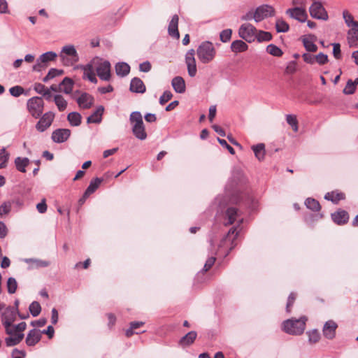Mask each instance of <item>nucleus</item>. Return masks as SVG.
<instances>
[{"label": "nucleus", "instance_id": "obj_1", "mask_svg": "<svg viewBox=\"0 0 358 358\" xmlns=\"http://www.w3.org/2000/svg\"><path fill=\"white\" fill-rule=\"evenodd\" d=\"M307 317H301L299 319H288L282 324V329L285 332L291 335H300L303 333L306 328Z\"/></svg>", "mask_w": 358, "mask_h": 358}, {"label": "nucleus", "instance_id": "obj_2", "mask_svg": "<svg viewBox=\"0 0 358 358\" xmlns=\"http://www.w3.org/2000/svg\"><path fill=\"white\" fill-rule=\"evenodd\" d=\"M196 55L201 63L208 64L215 59L216 50L211 42L206 41L199 45L196 49Z\"/></svg>", "mask_w": 358, "mask_h": 358}, {"label": "nucleus", "instance_id": "obj_3", "mask_svg": "<svg viewBox=\"0 0 358 358\" xmlns=\"http://www.w3.org/2000/svg\"><path fill=\"white\" fill-rule=\"evenodd\" d=\"M59 57L63 64L67 66L73 65L79 59L77 51L72 45L64 46L59 54Z\"/></svg>", "mask_w": 358, "mask_h": 358}, {"label": "nucleus", "instance_id": "obj_4", "mask_svg": "<svg viewBox=\"0 0 358 358\" xmlns=\"http://www.w3.org/2000/svg\"><path fill=\"white\" fill-rule=\"evenodd\" d=\"M27 109L35 118L39 117L43 111L44 102L41 97L34 96L27 101Z\"/></svg>", "mask_w": 358, "mask_h": 358}, {"label": "nucleus", "instance_id": "obj_5", "mask_svg": "<svg viewBox=\"0 0 358 358\" xmlns=\"http://www.w3.org/2000/svg\"><path fill=\"white\" fill-rule=\"evenodd\" d=\"M257 29L250 23H245L241 25L238 29L239 36L247 41L252 43L256 40Z\"/></svg>", "mask_w": 358, "mask_h": 358}, {"label": "nucleus", "instance_id": "obj_6", "mask_svg": "<svg viewBox=\"0 0 358 358\" xmlns=\"http://www.w3.org/2000/svg\"><path fill=\"white\" fill-rule=\"evenodd\" d=\"M310 15L313 18L327 20L328 13L320 1H315L309 8Z\"/></svg>", "mask_w": 358, "mask_h": 358}, {"label": "nucleus", "instance_id": "obj_7", "mask_svg": "<svg viewBox=\"0 0 358 358\" xmlns=\"http://www.w3.org/2000/svg\"><path fill=\"white\" fill-rule=\"evenodd\" d=\"M255 21L259 22L268 17H273L275 14L274 8L268 4L258 6L255 10Z\"/></svg>", "mask_w": 358, "mask_h": 358}, {"label": "nucleus", "instance_id": "obj_8", "mask_svg": "<svg viewBox=\"0 0 358 358\" xmlns=\"http://www.w3.org/2000/svg\"><path fill=\"white\" fill-rule=\"evenodd\" d=\"M286 14L291 18L300 22H305L308 18V14L304 8L296 6L286 10Z\"/></svg>", "mask_w": 358, "mask_h": 358}, {"label": "nucleus", "instance_id": "obj_9", "mask_svg": "<svg viewBox=\"0 0 358 358\" xmlns=\"http://www.w3.org/2000/svg\"><path fill=\"white\" fill-rule=\"evenodd\" d=\"M55 118V113L49 111L44 113L36 124V129L40 131H45L50 127Z\"/></svg>", "mask_w": 358, "mask_h": 358}, {"label": "nucleus", "instance_id": "obj_10", "mask_svg": "<svg viewBox=\"0 0 358 358\" xmlns=\"http://www.w3.org/2000/svg\"><path fill=\"white\" fill-rule=\"evenodd\" d=\"M4 309L1 315L2 322L5 327L6 333H9L8 327L15 320L17 312L15 308L12 306H8Z\"/></svg>", "mask_w": 358, "mask_h": 358}, {"label": "nucleus", "instance_id": "obj_11", "mask_svg": "<svg viewBox=\"0 0 358 358\" xmlns=\"http://www.w3.org/2000/svg\"><path fill=\"white\" fill-rule=\"evenodd\" d=\"M195 50L191 49L185 55V63L187 67L188 74L190 77H194L196 74V64L194 57Z\"/></svg>", "mask_w": 358, "mask_h": 358}, {"label": "nucleus", "instance_id": "obj_12", "mask_svg": "<svg viewBox=\"0 0 358 358\" xmlns=\"http://www.w3.org/2000/svg\"><path fill=\"white\" fill-rule=\"evenodd\" d=\"M96 73L99 78L108 81L110 78V64L108 61H104L96 67Z\"/></svg>", "mask_w": 358, "mask_h": 358}, {"label": "nucleus", "instance_id": "obj_13", "mask_svg": "<svg viewBox=\"0 0 358 358\" xmlns=\"http://www.w3.org/2000/svg\"><path fill=\"white\" fill-rule=\"evenodd\" d=\"M71 131L69 129H57L52 134V140L57 143H64L69 138Z\"/></svg>", "mask_w": 358, "mask_h": 358}, {"label": "nucleus", "instance_id": "obj_14", "mask_svg": "<svg viewBox=\"0 0 358 358\" xmlns=\"http://www.w3.org/2000/svg\"><path fill=\"white\" fill-rule=\"evenodd\" d=\"M338 327L337 324L333 320L327 321L323 327L322 332L324 336L329 340H332L336 336V330Z\"/></svg>", "mask_w": 358, "mask_h": 358}, {"label": "nucleus", "instance_id": "obj_15", "mask_svg": "<svg viewBox=\"0 0 358 358\" xmlns=\"http://www.w3.org/2000/svg\"><path fill=\"white\" fill-rule=\"evenodd\" d=\"M239 215L238 210L236 208H228L225 212L224 224L225 226L232 224Z\"/></svg>", "mask_w": 358, "mask_h": 358}, {"label": "nucleus", "instance_id": "obj_16", "mask_svg": "<svg viewBox=\"0 0 358 358\" xmlns=\"http://www.w3.org/2000/svg\"><path fill=\"white\" fill-rule=\"evenodd\" d=\"M178 21L179 17L178 15H174L168 27V33L170 36L178 39L180 38V34L178 31Z\"/></svg>", "mask_w": 358, "mask_h": 358}, {"label": "nucleus", "instance_id": "obj_17", "mask_svg": "<svg viewBox=\"0 0 358 358\" xmlns=\"http://www.w3.org/2000/svg\"><path fill=\"white\" fill-rule=\"evenodd\" d=\"M343 17L346 25L350 27V29L348 32H358V21L354 20L353 16L348 10H345L343 11Z\"/></svg>", "mask_w": 358, "mask_h": 358}, {"label": "nucleus", "instance_id": "obj_18", "mask_svg": "<svg viewBox=\"0 0 358 358\" xmlns=\"http://www.w3.org/2000/svg\"><path fill=\"white\" fill-rule=\"evenodd\" d=\"M41 339V333L39 330L33 329L30 330L27 336L25 342L28 346H34Z\"/></svg>", "mask_w": 358, "mask_h": 358}, {"label": "nucleus", "instance_id": "obj_19", "mask_svg": "<svg viewBox=\"0 0 358 358\" xmlns=\"http://www.w3.org/2000/svg\"><path fill=\"white\" fill-rule=\"evenodd\" d=\"M76 101L80 108L87 109L93 105L94 98L90 94L84 92L81 94Z\"/></svg>", "mask_w": 358, "mask_h": 358}, {"label": "nucleus", "instance_id": "obj_20", "mask_svg": "<svg viewBox=\"0 0 358 358\" xmlns=\"http://www.w3.org/2000/svg\"><path fill=\"white\" fill-rule=\"evenodd\" d=\"M331 218L335 223L341 225L348 222L349 215L345 210H340L332 213Z\"/></svg>", "mask_w": 358, "mask_h": 358}, {"label": "nucleus", "instance_id": "obj_21", "mask_svg": "<svg viewBox=\"0 0 358 358\" xmlns=\"http://www.w3.org/2000/svg\"><path fill=\"white\" fill-rule=\"evenodd\" d=\"M130 90L135 93H144L146 90L145 85L139 78H134L131 80Z\"/></svg>", "mask_w": 358, "mask_h": 358}, {"label": "nucleus", "instance_id": "obj_22", "mask_svg": "<svg viewBox=\"0 0 358 358\" xmlns=\"http://www.w3.org/2000/svg\"><path fill=\"white\" fill-rule=\"evenodd\" d=\"M104 111V108L99 106L96 108V110L90 115L87 119V123H100L102 120V115Z\"/></svg>", "mask_w": 358, "mask_h": 358}, {"label": "nucleus", "instance_id": "obj_23", "mask_svg": "<svg viewBox=\"0 0 358 358\" xmlns=\"http://www.w3.org/2000/svg\"><path fill=\"white\" fill-rule=\"evenodd\" d=\"M171 85L173 90L177 93H184L185 92V83L184 79L180 76H176L173 78Z\"/></svg>", "mask_w": 358, "mask_h": 358}, {"label": "nucleus", "instance_id": "obj_24", "mask_svg": "<svg viewBox=\"0 0 358 358\" xmlns=\"http://www.w3.org/2000/svg\"><path fill=\"white\" fill-rule=\"evenodd\" d=\"M73 87V81L72 79L66 77L59 85V90L60 92H64L66 94H69Z\"/></svg>", "mask_w": 358, "mask_h": 358}, {"label": "nucleus", "instance_id": "obj_25", "mask_svg": "<svg viewBox=\"0 0 358 358\" xmlns=\"http://www.w3.org/2000/svg\"><path fill=\"white\" fill-rule=\"evenodd\" d=\"M102 181H103V179L99 178H95L93 180H92L90 182L89 186L87 187V188L86 189V190L84 193L83 197L86 198L88 196H90V194H92V193H94L96 190V189L99 187V185H101Z\"/></svg>", "mask_w": 358, "mask_h": 358}, {"label": "nucleus", "instance_id": "obj_26", "mask_svg": "<svg viewBox=\"0 0 358 358\" xmlns=\"http://www.w3.org/2000/svg\"><path fill=\"white\" fill-rule=\"evenodd\" d=\"M248 48V45L242 40H236L231 44V51L235 53L245 52Z\"/></svg>", "mask_w": 358, "mask_h": 358}, {"label": "nucleus", "instance_id": "obj_27", "mask_svg": "<svg viewBox=\"0 0 358 358\" xmlns=\"http://www.w3.org/2000/svg\"><path fill=\"white\" fill-rule=\"evenodd\" d=\"M196 336V332L195 331H191L180 338V344L183 346L189 345L194 342Z\"/></svg>", "mask_w": 358, "mask_h": 358}, {"label": "nucleus", "instance_id": "obj_28", "mask_svg": "<svg viewBox=\"0 0 358 358\" xmlns=\"http://www.w3.org/2000/svg\"><path fill=\"white\" fill-rule=\"evenodd\" d=\"M23 338L24 334L22 333H18L17 334L7 337L5 339L6 345L8 347L15 346L19 344L22 341Z\"/></svg>", "mask_w": 358, "mask_h": 358}, {"label": "nucleus", "instance_id": "obj_29", "mask_svg": "<svg viewBox=\"0 0 358 358\" xmlns=\"http://www.w3.org/2000/svg\"><path fill=\"white\" fill-rule=\"evenodd\" d=\"M129 121L132 127H136L143 124V117L139 111H134L130 114Z\"/></svg>", "mask_w": 358, "mask_h": 358}, {"label": "nucleus", "instance_id": "obj_30", "mask_svg": "<svg viewBox=\"0 0 358 358\" xmlns=\"http://www.w3.org/2000/svg\"><path fill=\"white\" fill-rule=\"evenodd\" d=\"M130 66L125 62H119L115 65V72L117 76L124 77L129 74Z\"/></svg>", "mask_w": 358, "mask_h": 358}, {"label": "nucleus", "instance_id": "obj_31", "mask_svg": "<svg viewBox=\"0 0 358 358\" xmlns=\"http://www.w3.org/2000/svg\"><path fill=\"white\" fill-rule=\"evenodd\" d=\"M29 159L27 157H17L15 159V167L17 171L22 173H25V168L29 165Z\"/></svg>", "mask_w": 358, "mask_h": 358}, {"label": "nucleus", "instance_id": "obj_32", "mask_svg": "<svg viewBox=\"0 0 358 358\" xmlns=\"http://www.w3.org/2000/svg\"><path fill=\"white\" fill-rule=\"evenodd\" d=\"M252 149L258 160L262 161L265 157V145L264 143H259L253 145Z\"/></svg>", "mask_w": 358, "mask_h": 358}, {"label": "nucleus", "instance_id": "obj_33", "mask_svg": "<svg viewBox=\"0 0 358 358\" xmlns=\"http://www.w3.org/2000/svg\"><path fill=\"white\" fill-rule=\"evenodd\" d=\"M132 132L135 137L139 140L143 141L147 138L144 124L136 127H132Z\"/></svg>", "mask_w": 358, "mask_h": 358}, {"label": "nucleus", "instance_id": "obj_34", "mask_svg": "<svg viewBox=\"0 0 358 358\" xmlns=\"http://www.w3.org/2000/svg\"><path fill=\"white\" fill-rule=\"evenodd\" d=\"M81 115L77 112H71L67 115V120L70 124L73 127H78L81 123Z\"/></svg>", "mask_w": 358, "mask_h": 358}, {"label": "nucleus", "instance_id": "obj_35", "mask_svg": "<svg viewBox=\"0 0 358 358\" xmlns=\"http://www.w3.org/2000/svg\"><path fill=\"white\" fill-rule=\"evenodd\" d=\"M345 195L343 193L341 192H328L325 196L324 199L327 200H330L334 203H337L339 201L344 199Z\"/></svg>", "mask_w": 358, "mask_h": 358}, {"label": "nucleus", "instance_id": "obj_36", "mask_svg": "<svg viewBox=\"0 0 358 358\" xmlns=\"http://www.w3.org/2000/svg\"><path fill=\"white\" fill-rule=\"evenodd\" d=\"M85 76L92 83H96L97 82V79L95 76V74L93 71L92 64H88L84 67Z\"/></svg>", "mask_w": 358, "mask_h": 358}, {"label": "nucleus", "instance_id": "obj_37", "mask_svg": "<svg viewBox=\"0 0 358 358\" xmlns=\"http://www.w3.org/2000/svg\"><path fill=\"white\" fill-rule=\"evenodd\" d=\"M54 101L59 111H64L67 107V101L60 94L54 96Z\"/></svg>", "mask_w": 358, "mask_h": 358}, {"label": "nucleus", "instance_id": "obj_38", "mask_svg": "<svg viewBox=\"0 0 358 358\" xmlns=\"http://www.w3.org/2000/svg\"><path fill=\"white\" fill-rule=\"evenodd\" d=\"M57 57V55L55 52L49 51L42 54L38 57V59H40L41 62H43L45 64H48V62L54 61Z\"/></svg>", "mask_w": 358, "mask_h": 358}, {"label": "nucleus", "instance_id": "obj_39", "mask_svg": "<svg viewBox=\"0 0 358 358\" xmlns=\"http://www.w3.org/2000/svg\"><path fill=\"white\" fill-rule=\"evenodd\" d=\"M305 205L308 209L315 212L319 211L321 208L320 203L312 198H308L305 201Z\"/></svg>", "mask_w": 358, "mask_h": 358}, {"label": "nucleus", "instance_id": "obj_40", "mask_svg": "<svg viewBox=\"0 0 358 358\" xmlns=\"http://www.w3.org/2000/svg\"><path fill=\"white\" fill-rule=\"evenodd\" d=\"M64 73L63 70H59L55 68H52L49 70L48 74L43 78L44 83L48 82L50 80L54 78L61 76Z\"/></svg>", "mask_w": 358, "mask_h": 358}, {"label": "nucleus", "instance_id": "obj_41", "mask_svg": "<svg viewBox=\"0 0 358 358\" xmlns=\"http://www.w3.org/2000/svg\"><path fill=\"white\" fill-rule=\"evenodd\" d=\"M275 29L278 33H285L289 31V26L282 19H278L275 22Z\"/></svg>", "mask_w": 358, "mask_h": 358}, {"label": "nucleus", "instance_id": "obj_42", "mask_svg": "<svg viewBox=\"0 0 358 358\" xmlns=\"http://www.w3.org/2000/svg\"><path fill=\"white\" fill-rule=\"evenodd\" d=\"M257 38L258 42L269 41L272 39V34L268 31H257Z\"/></svg>", "mask_w": 358, "mask_h": 358}, {"label": "nucleus", "instance_id": "obj_43", "mask_svg": "<svg viewBox=\"0 0 358 358\" xmlns=\"http://www.w3.org/2000/svg\"><path fill=\"white\" fill-rule=\"evenodd\" d=\"M266 52L274 57H281L283 55L282 50L274 44H269L266 47Z\"/></svg>", "mask_w": 358, "mask_h": 358}, {"label": "nucleus", "instance_id": "obj_44", "mask_svg": "<svg viewBox=\"0 0 358 358\" xmlns=\"http://www.w3.org/2000/svg\"><path fill=\"white\" fill-rule=\"evenodd\" d=\"M306 334L308 336V342L311 344L317 343L320 339V334L317 329H313Z\"/></svg>", "mask_w": 358, "mask_h": 358}, {"label": "nucleus", "instance_id": "obj_45", "mask_svg": "<svg viewBox=\"0 0 358 358\" xmlns=\"http://www.w3.org/2000/svg\"><path fill=\"white\" fill-rule=\"evenodd\" d=\"M302 42L304 48L308 52H315L317 50V46L313 43V41H310L307 38H303Z\"/></svg>", "mask_w": 358, "mask_h": 358}, {"label": "nucleus", "instance_id": "obj_46", "mask_svg": "<svg viewBox=\"0 0 358 358\" xmlns=\"http://www.w3.org/2000/svg\"><path fill=\"white\" fill-rule=\"evenodd\" d=\"M29 310L33 317H36L40 314L41 311V307L38 302L33 301L29 305Z\"/></svg>", "mask_w": 358, "mask_h": 358}, {"label": "nucleus", "instance_id": "obj_47", "mask_svg": "<svg viewBox=\"0 0 358 358\" xmlns=\"http://www.w3.org/2000/svg\"><path fill=\"white\" fill-rule=\"evenodd\" d=\"M348 41L350 47H358V32H348Z\"/></svg>", "mask_w": 358, "mask_h": 358}, {"label": "nucleus", "instance_id": "obj_48", "mask_svg": "<svg viewBox=\"0 0 358 358\" xmlns=\"http://www.w3.org/2000/svg\"><path fill=\"white\" fill-rule=\"evenodd\" d=\"M144 324L143 322H132L130 323V327L126 330L125 335L127 337H131L134 334V329H138V327L143 326Z\"/></svg>", "mask_w": 358, "mask_h": 358}, {"label": "nucleus", "instance_id": "obj_49", "mask_svg": "<svg viewBox=\"0 0 358 358\" xmlns=\"http://www.w3.org/2000/svg\"><path fill=\"white\" fill-rule=\"evenodd\" d=\"M17 288V283L16 280L13 278L10 277L7 280V289L8 292L9 294H14Z\"/></svg>", "mask_w": 358, "mask_h": 358}, {"label": "nucleus", "instance_id": "obj_50", "mask_svg": "<svg viewBox=\"0 0 358 358\" xmlns=\"http://www.w3.org/2000/svg\"><path fill=\"white\" fill-rule=\"evenodd\" d=\"M286 121L289 124L294 131H298V120L296 117L294 115H287Z\"/></svg>", "mask_w": 358, "mask_h": 358}, {"label": "nucleus", "instance_id": "obj_51", "mask_svg": "<svg viewBox=\"0 0 358 358\" xmlns=\"http://www.w3.org/2000/svg\"><path fill=\"white\" fill-rule=\"evenodd\" d=\"M231 34L232 30L231 29H224L220 34V39L222 42L227 43L230 41Z\"/></svg>", "mask_w": 358, "mask_h": 358}, {"label": "nucleus", "instance_id": "obj_52", "mask_svg": "<svg viewBox=\"0 0 358 358\" xmlns=\"http://www.w3.org/2000/svg\"><path fill=\"white\" fill-rule=\"evenodd\" d=\"M356 91V87L355 86L354 83H352V80H348L346 85L343 90V93L345 94H353Z\"/></svg>", "mask_w": 358, "mask_h": 358}, {"label": "nucleus", "instance_id": "obj_53", "mask_svg": "<svg viewBox=\"0 0 358 358\" xmlns=\"http://www.w3.org/2000/svg\"><path fill=\"white\" fill-rule=\"evenodd\" d=\"M24 88L20 85L12 87L9 89V92L13 96L18 97L24 93Z\"/></svg>", "mask_w": 358, "mask_h": 358}, {"label": "nucleus", "instance_id": "obj_54", "mask_svg": "<svg viewBox=\"0 0 358 358\" xmlns=\"http://www.w3.org/2000/svg\"><path fill=\"white\" fill-rule=\"evenodd\" d=\"M11 210V203L10 201L3 202L0 206V216L7 215Z\"/></svg>", "mask_w": 358, "mask_h": 358}, {"label": "nucleus", "instance_id": "obj_55", "mask_svg": "<svg viewBox=\"0 0 358 358\" xmlns=\"http://www.w3.org/2000/svg\"><path fill=\"white\" fill-rule=\"evenodd\" d=\"M315 62L320 65L325 64L328 62V56L322 52H320L315 56Z\"/></svg>", "mask_w": 358, "mask_h": 358}, {"label": "nucleus", "instance_id": "obj_56", "mask_svg": "<svg viewBox=\"0 0 358 358\" xmlns=\"http://www.w3.org/2000/svg\"><path fill=\"white\" fill-rule=\"evenodd\" d=\"M173 94L171 91H165L159 98V103L164 105L166 102L171 99Z\"/></svg>", "mask_w": 358, "mask_h": 358}, {"label": "nucleus", "instance_id": "obj_57", "mask_svg": "<svg viewBox=\"0 0 358 358\" xmlns=\"http://www.w3.org/2000/svg\"><path fill=\"white\" fill-rule=\"evenodd\" d=\"M48 67V64H45L43 62H41L38 58L36 64L32 66V70L36 72H41L45 70Z\"/></svg>", "mask_w": 358, "mask_h": 358}, {"label": "nucleus", "instance_id": "obj_58", "mask_svg": "<svg viewBox=\"0 0 358 358\" xmlns=\"http://www.w3.org/2000/svg\"><path fill=\"white\" fill-rule=\"evenodd\" d=\"M238 235V231H237V228L233 227L229 230V231L227 234L226 238L229 239L230 241L231 236H233L231 238V241L233 242L234 240H236Z\"/></svg>", "mask_w": 358, "mask_h": 358}, {"label": "nucleus", "instance_id": "obj_59", "mask_svg": "<svg viewBox=\"0 0 358 358\" xmlns=\"http://www.w3.org/2000/svg\"><path fill=\"white\" fill-rule=\"evenodd\" d=\"M215 260H216V258L215 257H209L206 260V262L203 266V271L206 272V271H209L211 268V267L214 265Z\"/></svg>", "mask_w": 358, "mask_h": 358}, {"label": "nucleus", "instance_id": "obj_60", "mask_svg": "<svg viewBox=\"0 0 358 358\" xmlns=\"http://www.w3.org/2000/svg\"><path fill=\"white\" fill-rule=\"evenodd\" d=\"M217 141L222 147L227 149V150L229 152L230 154H231V155L235 154L234 149L230 145H229L224 139L217 138Z\"/></svg>", "mask_w": 358, "mask_h": 358}, {"label": "nucleus", "instance_id": "obj_61", "mask_svg": "<svg viewBox=\"0 0 358 358\" xmlns=\"http://www.w3.org/2000/svg\"><path fill=\"white\" fill-rule=\"evenodd\" d=\"M295 299H296V294L293 292L290 293V294L288 296L287 306H286V310L287 313H290V311H291L290 308L293 306Z\"/></svg>", "mask_w": 358, "mask_h": 358}, {"label": "nucleus", "instance_id": "obj_62", "mask_svg": "<svg viewBox=\"0 0 358 358\" xmlns=\"http://www.w3.org/2000/svg\"><path fill=\"white\" fill-rule=\"evenodd\" d=\"M333 55L334 57L339 59L341 57V45L339 43H333Z\"/></svg>", "mask_w": 358, "mask_h": 358}, {"label": "nucleus", "instance_id": "obj_63", "mask_svg": "<svg viewBox=\"0 0 358 358\" xmlns=\"http://www.w3.org/2000/svg\"><path fill=\"white\" fill-rule=\"evenodd\" d=\"M34 90L37 93L43 95V93H45V92L48 90V88L44 85L38 83H35Z\"/></svg>", "mask_w": 358, "mask_h": 358}, {"label": "nucleus", "instance_id": "obj_64", "mask_svg": "<svg viewBox=\"0 0 358 358\" xmlns=\"http://www.w3.org/2000/svg\"><path fill=\"white\" fill-rule=\"evenodd\" d=\"M302 57L307 64H313L315 62V56L309 53H303Z\"/></svg>", "mask_w": 358, "mask_h": 358}]
</instances>
